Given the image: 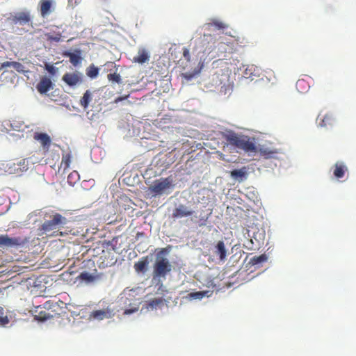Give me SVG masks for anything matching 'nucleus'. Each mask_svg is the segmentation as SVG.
Returning <instances> with one entry per match:
<instances>
[{
    "instance_id": "obj_35",
    "label": "nucleus",
    "mask_w": 356,
    "mask_h": 356,
    "mask_svg": "<svg viewBox=\"0 0 356 356\" xmlns=\"http://www.w3.org/2000/svg\"><path fill=\"white\" fill-rule=\"evenodd\" d=\"M209 26H214L216 29L219 30L225 29L227 27V26L225 23L217 20L212 22L211 23H209Z\"/></svg>"
},
{
    "instance_id": "obj_25",
    "label": "nucleus",
    "mask_w": 356,
    "mask_h": 356,
    "mask_svg": "<svg viewBox=\"0 0 356 356\" xmlns=\"http://www.w3.org/2000/svg\"><path fill=\"white\" fill-rule=\"evenodd\" d=\"M92 100V94L90 92V90H86V92L83 94V96L80 100V105L81 107H83L84 109H86L88 106L89 103Z\"/></svg>"
},
{
    "instance_id": "obj_40",
    "label": "nucleus",
    "mask_w": 356,
    "mask_h": 356,
    "mask_svg": "<svg viewBox=\"0 0 356 356\" xmlns=\"http://www.w3.org/2000/svg\"><path fill=\"white\" fill-rule=\"evenodd\" d=\"M208 37L211 38V35H204V38H208Z\"/></svg>"
},
{
    "instance_id": "obj_23",
    "label": "nucleus",
    "mask_w": 356,
    "mask_h": 356,
    "mask_svg": "<svg viewBox=\"0 0 356 356\" xmlns=\"http://www.w3.org/2000/svg\"><path fill=\"white\" fill-rule=\"evenodd\" d=\"M45 39L49 42H58L61 40L62 33L60 31H51L44 33Z\"/></svg>"
},
{
    "instance_id": "obj_31",
    "label": "nucleus",
    "mask_w": 356,
    "mask_h": 356,
    "mask_svg": "<svg viewBox=\"0 0 356 356\" xmlns=\"http://www.w3.org/2000/svg\"><path fill=\"white\" fill-rule=\"evenodd\" d=\"M107 77L108 79L113 83H121L122 82L121 76L118 73L108 74Z\"/></svg>"
},
{
    "instance_id": "obj_37",
    "label": "nucleus",
    "mask_w": 356,
    "mask_h": 356,
    "mask_svg": "<svg viewBox=\"0 0 356 356\" xmlns=\"http://www.w3.org/2000/svg\"><path fill=\"white\" fill-rule=\"evenodd\" d=\"M183 56L186 61H191L190 51L188 48L184 47L183 49Z\"/></svg>"
},
{
    "instance_id": "obj_6",
    "label": "nucleus",
    "mask_w": 356,
    "mask_h": 356,
    "mask_svg": "<svg viewBox=\"0 0 356 356\" xmlns=\"http://www.w3.org/2000/svg\"><path fill=\"white\" fill-rule=\"evenodd\" d=\"M172 186V179L170 177L162 178L154 181L150 187L151 191L156 194H162Z\"/></svg>"
},
{
    "instance_id": "obj_19",
    "label": "nucleus",
    "mask_w": 356,
    "mask_h": 356,
    "mask_svg": "<svg viewBox=\"0 0 356 356\" xmlns=\"http://www.w3.org/2000/svg\"><path fill=\"white\" fill-rule=\"evenodd\" d=\"M37 310L35 312L34 318L39 321H44L53 318V315L46 310H43L40 306L37 307Z\"/></svg>"
},
{
    "instance_id": "obj_32",
    "label": "nucleus",
    "mask_w": 356,
    "mask_h": 356,
    "mask_svg": "<svg viewBox=\"0 0 356 356\" xmlns=\"http://www.w3.org/2000/svg\"><path fill=\"white\" fill-rule=\"evenodd\" d=\"M296 88L301 92H303V90H306L309 88V84L304 79H299L296 82Z\"/></svg>"
},
{
    "instance_id": "obj_28",
    "label": "nucleus",
    "mask_w": 356,
    "mask_h": 356,
    "mask_svg": "<svg viewBox=\"0 0 356 356\" xmlns=\"http://www.w3.org/2000/svg\"><path fill=\"white\" fill-rule=\"evenodd\" d=\"M80 177L77 171L74 170L70 172L67 177V182L71 185L74 186L77 181H79Z\"/></svg>"
},
{
    "instance_id": "obj_21",
    "label": "nucleus",
    "mask_w": 356,
    "mask_h": 356,
    "mask_svg": "<svg viewBox=\"0 0 356 356\" xmlns=\"http://www.w3.org/2000/svg\"><path fill=\"white\" fill-rule=\"evenodd\" d=\"M40 13L42 17H46L51 12V0H41L40 1Z\"/></svg>"
},
{
    "instance_id": "obj_20",
    "label": "nucleus",
    "mask_w": 356,
    "mask_h": 356,
    "mask_svg": "<svg viewBox=\"0 0 356 356\" xmlns=\"http://www.w3.org/2000/svg\"><path fill=\"white\" fill-rule=\"evenodd\" d=\"M149 264V259L148 257H142L138 261L136 262L134 264L135 270L138 273H145Z\"/></svg>"
},
{
    "instance_id": "obj_17",
    "label": "nucleus",
    "mask_w": 356,
    "mask_h": 356,
    "mask_svg": "<svg viewBox=\"0 0 356 356\" xmlns=\"http://www.w3.org/2000/svg\"><path fill=\"white\" fill-rule=\"evenodd\" d=\"M348 171L347 166L342 162H337L334 165L333 175L337 179L343 178Z\"/></svg>"
},
{
    "instance_id": "obj_36",
    "label": "nucleus",
    "mask_w": 356,
    "mask_h": 356,
    "mask_svg": "<svg viewBox=\"0 0 356 356\" xmlns=\"http://www.w3.org/2000/svg\"><path fill=\"white\" fill-rule=\"evenodd\" d=\"M188 296L193 299H202L204 296V293L202 291L193 292L189 293Z\"/></svg>"
},
{
    "instance_id": "obj_30",
    "label": "nucleus",
    "mask_w": 356,
    "mask_h": 356,
    "mask_svg": "<svg viewBox=\"0 0 356 356\" xmlns=\"http://www.w3.org/2000/svg\"><path fill=\"white\" fill-rule=\"evenodd\" d=\"M71 163V155L70 154H65L63 155L62 161L60 168H63V170H67Z\"/></svg>"
},
{
    "instance_id": "obj_15",
    "label": "nucleus",
    "mask_w": 356,
    "mask_h": 356,
    "mask_svg": "<svg viewBox=\"0 0 356 356\" xmlns=\"http://www.w3.org/2000/svg\"><path fill=\"white\" fill-rule=\"evenodd\" d=\"M6 67H13L14 68L17 72L19 73H25L27 72V70H25L24 66L17 61H6L1 64L0 70H3Z\"/></svg>"
},
{
    "instance_id": "obj_38",
    "label": "nucleus",
    "mask_w": 356,
    "mask_h": 356,
    "mask_svg": "<svg viewBox=\"0 0 356 356\" xmlns=\"http://www.w3.org/2000/svg\"><path fill=\"white\" fill-rule=\"evenodd\" d=\"M45 68L50 74L53 75L56 74V70L53 65H46Z\"/></svg>"
},
{
    "instance_id": "obj_24",
    "label": "nucleus",
    "mask_w": 356,
    "mask_h": 356,
    "mask_svg": "<svg viewBox=\"0 0 356 356\" xmlns=\"http://www.w3.org/2000/svg\"><path fill=\"white\" fill-rule=\"evenodd\" d=\"M257 152H259L261 156H264L266 158L273 157L274 154L277 153V151L275 149L266 147L264 146L260 147L259 149H257Z\"/></svg>"
},
{
    "instance_id": "obj_27",
    "label": "nucleus",
    "mask_w": 356,
    "mask_h": 356,
    "mask_svg": "<svg viewBox=\"0 0 356 356\" xmlns=\"http://www.w3.org/2000/svg\"><path fill=\"white\" fill-rule=\"evenodd\" d=\"M246 168L243 167L241 169L238 170H234L231 171L230 175L234 179L241 178V179L243 178H245L246 177Z\"/></svg>"
},
{
    "instance_id": "obj_22",
    "label": "nucleus",
    "mask_w": 356,
    "mask_h": 356,
    "mask_svg": "<svg viewBox=\"0 0 356 356\" xmlns=\"http://www.w3.org/2000/svg\"><path fill=\"white\" fill-rule=\"evenodd\" d=\"M334 118L332 114L326 113L324 115H319L317 118L318 124L321 126H326L327 124H332L334 122Z\"/></svg>"
},
{
    "instance_id": "obj_11",
    "label": "nucleus",
    "mask_w": 356,
    "mask_h": 356,
    "mask_svg": "<svg viewBox=\"0 0 356 356\" xmlns=\"http://www.w3.org/2000/svg\"><path fill=\"white\" fill-rule=\"evenodd\" d=\"M113 316V311L109 308L105 309L95 310L90 313V318L103 320Z\"/></svg>"
},
{
    "instance_id": "obj_41",
    "label": "nucleus",
    "mask_w": 356,
    "mask_h": 356,
    "mask_svg": "<svg viewBox=\"0 0 356 356\" xmlns=\"http://www.w3.org/2000/svg\"><path fill=\"white\" fill-rule=\"evenodd\" d=\"M131 312L130 310H126L125 311V314H130Z\"/></svg>"
},
{
    "instance_id": "obj_18",
    "label": "nucleus",
    "mask_w": 356,
    "mask_h": 356,
    "mask_svg": "<svg viewBox=\"0 0 356 356\" xmlns=\"http://www.w3.org/2000/svg\"><path fill=\"white\" fill-rule=\"evenodd\" d=\"M214 253L218 256L220 261H225L227 257V250L222 241H219L215 246Z\"/></svg>"
},
{
    "instance_id": "obj_16",
    "label": "nucleus",
    "mask_w": 356,
    "mask_h": 356,
    "mask_svg": "<svg viewBox=\"0 0 356 356\" xmlns=\"http://www.w3.org/2000/svg\"><path fill=\"white\" fill-rule=\"evenodd\" d=\"M10 172L19 174L26 171L29 169L28 161L26 159H21L17 163H14V166H10Z\"/></svg>"
},
{
    "instance_id": "obj_12",
    "label": "nucleus",
    "mask_w": 356,
    "mask_h": 356,
    "mask_svg": "<svg viewBox=\"0 0 356 356\" xmlns=\"http://www.w3.org/2000/svg\"><path fill=\"white\" fill-rule=\"evenodd\" d=\"M63 81L70 86H74L81 81V76L79 72L65 73Z\"/></svg>"
},
{
    "instance_id": "obj_9",
    "label": "nucleus",
    "mask_w": 356,
    "mask_h": 356,
    "mask_svg": "<svg viewBox=\"0 0 356 356\" xmlns=\"http://www.w3.org/2000/svg\"><path fill=\"white\" fill-rule=\"evenodd\" d=\"M194 211L184 204H179L176 207L172 213V217L174 219L181 218L184 217L191 216Z\"/></svg>"
},
{
    "instance_id": "obj_7",
    "label": "nucleus",
    "mask_w": 356,
    "mask_h": 356,
    "mask_svg": "<svg viewBox=\"0 0 356 356\" xmlns=\"http://www.w3.org/2000/svg\"><path fill=\"white\" fill-rule=\"evenodd\" d=\"M102 277V273H99L97 269H95L93 273L81 272L77 277V279L89 284L100 280Z\"/></svg>"
},
{
    "instance_id": "obj_13",
    "label": "nucleus",
    "mask_w": 356,
    "mask_h": 356,
    "mask_svg": "<svg viewBox=\"0 0 356 356\" xmlns=\"http://www.w3.org/2000/svg\"><path fill=\"white\" fill-rule=\"evenodd\" d=\"M53 83L51 79L47 76H43L36 86L37 90L40 94H45L52 88Z\"/></svg>"
},
{
    "instance_id": "obj_2",
    "label": "nucleus",
    "mask_w": 356,
    "mask_h": 356,
    "mask_svg": "<svg viewBox=\"0 0 356 356\" xmlns=\"http://www.w3.org/2000/svg\"><path fill=\"white\" fill-rule=\"evenodd\" d=\"M67 222V220L59 213H54L50 219L46 220L39 228L41 234H45L47 236H64L63 232H59L60 227H64Z\"/></svg>"
},
{
    "instance_id": "obj_33",
    "label": "nucleus",
    "mask_w": 356,
    "mask_h": 356,
    "mask_svg": "<svg viewBox=\"0 0 356 356\" xmlns=\"http://www.w3.org/2000/svg\"><path fill=\"white\" fill-rule=\"evenodd\" d=\"M163 304V298H154L152 300H150L149 302V306L154 308L159 307Z\"/></svg>"
},
{
    "instance_id": "obj_1",
    "label": "nucleus",
    "mask_w": 356,
    "mask_h": 356,
    "mask_svg": "<svg viewBox=\"0 0 356 356\" xmlns=\"http://www.w3.org/2000/svg\"><path fill=\"white\" fill-rule=\"evenodd\" d=\"M171 250V246L161 248L156 255V261L153 265V280H159L161 277L165 278L168 273L172 270V265L169 260L165 257Z\"/></svg>"
},
{
    "instance_id": "obj_26",
    "label": "nucleus",
    "mask_w": 356,
    "mask_h": 356,
    "mask_svg": "<svg viewBox=\"0 0 356 356\" xmlns=\"http://www.w3.org/2000/svg\"><path fill=\"white\" fill-rule=\"evenodd\" d=\"M268 259L266 254H263L259 256H254L250 259L249 264L252 266H257L266 262Z\"/></svg>"
},
{
    "instance_id": "obj_3",
    "label": "nucleus",
    "mask_w": 356,
    "mask_h": 356,
    "mask_svg": "<svg viewBox=\"0 0 356 356\" xmlns=\"http://www.w3.org/2000/svg\"><path fill=\"white\" fill-rule=\"evenodd\" d=\"M227 145L242 149L246 152H257V147L248 136L231 131L224 135Z\"/></svg>"
},
{
    "instance_id": "obj_8",
    "label": "nucleus",
    "mask_w": 356,
    "mask_h": 356,
    "mask_svg": "<svg viewBox=\"0 0 356 356\" xmlns=\"http://www.w3.org/2000/svg\"><path fill=\"white\" fill-rule=\"evenodd\" d=\"M33 139L38 141L43 149L45 152H48L49 150L51 140L50 136L46 133L41 132H35L33 134Z\"/></svg>"
},
{
    "instance_id": "obj_39",
    "label": "nucleus",
    "mask_w": 356,
    "mask_h": 356,
    "mask_svg": "<svg viewBox=\"0 0 356 356\" xmlns=\"http://www.w3.org/2000/svg\"><path fill=\"white\" fill-rule=\"evenodd\" d=\"M127 97H128V95H126V96H124V97H118V98H116V99H115V103H118V102H120V101H122V100H124V99H127Z\"/></svg>"
},
{
    "instance_id": "obj_4",
    "label": "nucleus",
    "mask_w": 356,
    "mask_h": 356,
    "mask_svg": "<svg viewBox=\"0 0 356 356\" xmlns=\"http://www.w3.org/2000/svg\"><path fill=\"white\" fill-rule=\"evenodd\" d=\"M26 239L22 237H10L8 234H0V248H13L22 246Z\"/></svg>"
},
{
    "instance_id": "obj_42",
    "label": "nucleus",
    "mask_w": 356,
    "mask_h": 356,
    "mask_svg": "<svg viewBox=\"0 0 356 356\" xmlns=\"http://www.w3.org/2000/svg\"><path fill=\"white\" fill-rule=\"evenodd\" d=\"M47 302H45V305H44V308H47Z\"/></svg>"
},
{
    "instance_id": "obj_34",
    "label": "nucleus",
    "mask_w": 356,
    "mask_h": 356,
    "mask_svg": "<svg viewBox=\"0 0 356 356\" xmlns=\"http://www.w3.org/2000/svg\"><path fill=\"white\" fill-rule=\"evenodd\" d=\"M9 323V320L7 316L4 315V309L0 307V325H5Z\"/></svg>"
},
{
    "instance_id": "obj_5",
    "label": "nucleus",
    "mask_w": 356,
    "mask_h": 356,
    "mask_svg": "<svg viewBox=\"0 0 356 356\" xmlns=\"http://www.w3.org/2000/svg\"><path fill=\"white\" fill-rule=\"evenodd\" d=\"M14 24L25 25L32 23V17L29 11H22L10 14L8 18Z\"/></svg>"
},
{
    "instance_id": "obj_14",
    "label": "nucleus",
    "mask_w": 356,
    "mask_h": 356,
    "mask_svg": "<svg viewBox=\"0 0 356 356\" xmlns=\"http://www.w3.org/2000/svg\"><path fill=\"white\" fill-rule=\"evenodd\" d=\"M81 54V51L79 49H76L74 52L66 51L63 53V56L65 57H68L70 58V63L74 66H77L79 64L81 63L82 58Z\"/></svg>"
},
{
    "instance_id": "obj_10",
    "label": "nucleus",
    "mask_w": 356,
    "mask_h": 356,
    "mask_svg": "<svg viewBox=\"0 0 356 356\" xmlns=\"http://www.w3.org/2000/svg\"><path fill=\"white\" fill-rule=\"evenodd\" d=\"M150 58V54L148 49L145 47H139L138 50V54L135 56L132 61L134 63L143 64L147 62Z\"/></svg>"
},
{
    "instance_id": "obj_29",
    "label": "nucleus",
    "mask_w": 356,
    "mask_h": 356,
    "mask_svg": "<svg viewBox=\"0 0 356 356\" xmlns=\"http://www.w3.org/2000/svg\"><path fill=\"white\" fill-rule=\"evenodd\" d=\"M99 74V68L95 67L94 65H90L86 69V74L88 77L91 79H95L97 76Z\"/></svg>"
}]
</instances>
